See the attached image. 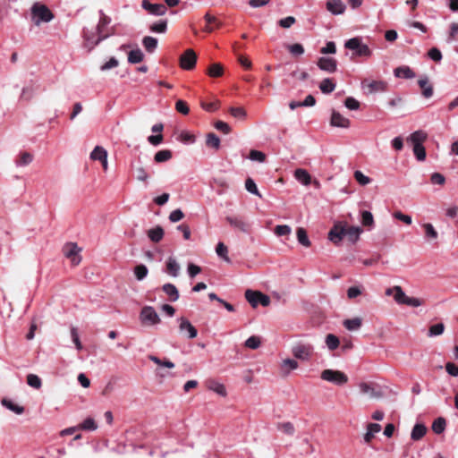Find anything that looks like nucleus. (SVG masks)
<instances>
[{
	"label": "nucleus",
	"mask_w": 458,
	"mask_h": 458,
	"mask_svg": "<svg viewBox=\"0 0 458 458\" xmlns=\"http://www.w3.org/2000/svg\"><path fill=\"white\" fill-rule=\"evenodd\" d=\"M445 330V325L443 323H437L435 325H432L429 329L428 335L429 337L438 336L444 333Z\"/></svg>",
	"instance_id": "48"
},
{
	"label": "nucleus",
	"mask_w": 458,
	"mask_h": 458,
	"mask_svg": "<svg viewBox=\"0 0 458 458\" xmlns=\"http://www.w3.org/2000/svg\"><path fill=\"white\" fill-rule=\"evenodd\" d=\"M175 110L178 112V113H181L184 115L188 114L189 112H190V108L187 105V103L183 100H177L176 103H175Z\"/></svg>",
	"instance_id": "63"
},
{
	"label": "nucleus",
	"mask_w": 458,
	"mask_h": 458,
	"mask_svg": "<svg viewBox=\"0 0 458 458\" xmlns=\"http://www.w3.org/2000/svg\"><path fill=\"white\" fill-rule=\"evenodd\" d=\"M335 82L330 79V78H326L324 79L320 84H319V89L324 93V94H330L331 92H333L335 89Z\"/></svg>",
	"instance_id": "29"
},
{
	"label": "nucleus",
	"mask_w": 458,
	"mask_h": 458,
	"mask_svg": "<svg viewBox=\"0 0 458 458\" xmlns=\"http://www.w3.org/2000/svg\"><path fill=\"white\" fill-rule=\"evenodd\" d=\"M343 324L347 330L355 331L360 329L362 324V320L360 318H353L345 319Z\"/></svg>",
	"instance_id": "30"
},
{
	"label": "nucleus",
	"mask_w": 458,
	"mask_h": 458,
	"mask_svg": "<svg viewBox=\"0 0 458 458\" xmlns=\"http://www.w3.org/2000/svg\"><path fill=\"white\" fill-rule=\"evenodd\" d=\"M354 178L362 186H365L371 182V179L369 176L363 174V173L359 170L354 172Z\"/></svg>",
	"instance_id": "58"
},
{
	"label": "nucleus",
	"mask_w": 458,
	"mask_h": 458,
	"mask_svg": "<svg viewBox=\"0 0 458 458\" xmlns=\"http://www.w3.org/2000/svg\"><path fill=\"white\" fill-rule=\"evenodd\" d=\"M157 38L150 36H146L142 38V45L148 53H154L157 47Z\"/></svg>",
	"instance_id": "24"
},
{
	"label": "nucleus",
	"mask_w": 458,
	"mask_h": 458,
	"mask_svg": "<svg viewBox=\"0 0 458 458\" xmlns=\"http://www.w3.org/2000/svg\"><path fill=\"white\" fill-rule=\"evenodd\" d=\"M139 318L140 323L144 326H156L161 322L159 315L152 306H144Z\"/></svg>",
	"instance_id": "3"
},
{
	"label": "nucleus",
	"mask_w": 458,
	"mask_h": 458,
	"mask_svg": "<svg viewBox=\"0 0 458 458\" xmlns=\"http://www.w3.org/2000/svg\"><path fill=\"white\" fill-rule=\"evenodd\" d=\"M394 74L397 78L412 79L415 77L414 72L409 66H399L394 70Z\"/></svg>",
	"instance_id": "19"
},
{
	"label": "nucleus",
	"mask_w": 458,
	"mask_h": 458,
	"mask_svg": "<svg viewBox=\"0 0 458 458\" xmlns=\"http://www.w3.org/2000/svg\"><path fill=\"white\" fill-rule=\"evenodd\" d=\"M413 153L419 161H423L426 158V150L423 145L415 144L413 146Z\"/></svg>",
	"instance_id": "54"
},
{
	"label": "nucleus",
	"mask_w": 458,
	"mask_h": 458,
	"mask_svg": "<svg viewBox=\"0 0 458 458\" xmlns=\"http://www.w3.org/2000/svg\"><path fill=\"white\" fill-rule=\"evenodd\" d=\"M426 140V134L421 131H416L411 134L409 140L414 146L415 144L422 145L423 141Z\"/></svg>",
	"instance_id": "45"
},
{
	"label": "nucleus",
	"mask_w": 458,
	"mask_h": 458,
	"mask_svg": "<svg viewBox=\"0 0 458 458\" xmlns=\"http://www.w3.org/2000/svg\"><path fill=\"white\" fill-rule=\"evenodd\" d=\"M327 9L334 15L342 14L345 10V5L341 0H327Z\"/></svg>",
	"instance_id": "16"
},
{
	"label": "nucleus",
	"mask_w": 458,
	"mask_h": 458,
	"mask_svg": "<svg viewBox=\"0 0 458 458\" xmlns=\"http://www.w3.org/2000/svg\"><path fill=\"white\" fill-rule=\"evenodd\" d=\"M317 65L321 71L329 73H334L337 70V61L333 57H319Z\"/></svg>",
	"instance_id": "13"
},
{
	"label": "nucleus",
	"mask_w": 458,
	"mask_h": 458,
	"mask_svg": "<svg viewBox=\"0 0 458 458\" xmlns=\"http://www.w3.org/2000/svg\"><path fill=\"white\" fill-rule=\"evenodd\" d=\"M394 290H395V293L394 294V300L398 304H404V301L407 297L405 293L403 291L402 287L399 285L394 286Z\"/></svg>",
	"instance_id": "52"
},
{
	"label": "nucleus",
	"mask_w": 458,
	"mask_h": 458,
	"mask_svg": "<svg viewBox=\"0 0 458 458\" xmlns=\"http://www.w3.org/2000/svg\"><path fill=\"white\" fill-rule=\"evenodd\" d=\"M109 35H98L96 30H83V38L85 47L89 48V50H92L96 46H98L101 41L107 38Z\"/></svg>",
	"instance_id": "6"
},
{
	"label": "nucleus",
	"mask_w": 458,
	"mask_h": 458,
	"mask_svg": "<svg viewBox=\"0 0 458 458\" xmlns=\"http://www.w3.org/2000/svg\"><path fill=\"white\" fill-rule=\"evenodd\" d=\"M260 339L258 337V336H255V335H252V336H250L246 341H245V346L250 348V349H252V350H255V349H258L259 346H260Z\"/></svg>",
	"instance_id": "57"
},
{
	"label": "nucleus",
	"mask_w": 458,
	"mask_h": 458,
	"mask_svg": "<svg viewBox=\"0 0 458 458\" xmlns=\"http://www.w3.org/2000/svg\"><path fill=\"white\" fill-rule=\"evenodd\" d=\"M360 222L363 226L372 228L374 226V217L370 211L363 210L360 214Z\"/></svg>",
	"instance_id": "32"
},
{
	"label": "nucleus",
	"mask_w": 458,
	"mask_h": 458,
	"mask_svg": "<svg viewBox=\"0 0 458 458\" xmlns=\"http://www.w3.org/2000/svg\"><path fill=\"white\" fill-rule=\"evenodd\" d=\"M292 352L295 358L308 360L313 352V347L310 344H298L293 347Z\"/></svg>",
	"instance_id": "10"
},
{
	"label": "nucleus",
	"mask_w": 458,
	"mask_h": 458,
	"mask_svg": "<svg viewBox=\"0 0 458 458\" xmlns=\"http://www.w3.org/2000/svg\"><path fill=\"white\" fill-rule=\"evenodd\" d=\"M71 337L72 342L75 344V347L78 351H81L82 349V344L80 340L79 333L76 327H72L71 328Z\"/></svg>",
	"instance_id": "59"
},
{
	"label": "nucleus",
	"mask_w": 458,
	"mask_h": 458,
	"mask_svg": "<svg viewBox=\"0 0 458 458\" xmlns=\"http://www.w3.org/2000/svg\"><path fill=\"white\" fill-rule=\"evenodd\" d=\"M321 378L336 386H344L348 382V377L340 370L325 369L321 372Z\"/></svg>",
	"instance_id": "4"
},
{
	"label": "nucleus",
	"mask_w": 458,
	"mask_h": 458,
	"mask_svg": "<svg viewBox=\"0 0 458 458\" xmlns=\"http://www.w3.org/2000/svg\"><path fill=\"white\" fill-rule=\"evenodd\" d=\"M98 428L97 423L94 419L89 417L83 420V422L80 425V428L88 431H94Z\"/></svg>",
	"instance_id": "53"
},
{
	"label": "nucleus",
	"mask_w": 458,
	"mask_h": 458,
	"mask_svg": "<svg viewBox=\"0 0 458 458\" xmlns=\"http://www.w3.org/2000/svg\"><path fill=\"white\" fill-rule=\"evenodd\" d=\"M418 84L422 90L424 98H429L433 96V86L429 83L428 77L420 78L418 81Z\"/></svg>",
	"instance_id": "18"
},
{
	"label": "nucleus",
	"mask_w": 458,
	"mask_h": 458,
	"mask_svg": "<svg viewBox=\"0 0 458 458\" xmlns=\"http://www.w3.org/2000/svg\"><path fill=\"white\" fill-rule=\"evenodd\" d=\"M27 384L35 389H39L42 386V381L38 376L29 374L27 376Z\"/></svg>",
	"instance_id": "51"
},
{
	"label": "nucleus",
	"mask_w": 458,
	"mask_h": 458,
	"mask_svg": "<svg viewBox=\"0 0 458 458\" xmlns=\"http://www.w3.org/2000/svg\"><path fill=\"white\" fill-rule=\"evenodd\" d=\"M38 85L33 80L26 82L21 89V93L18 98L19 104H25L30 102L36 96Z\"/></svg>",
	"instance_id": "5"
},
{
	"label": "nucleus",
	"mask_w": 458,
	"mask_h": 458,
	"mask_svg": "<svg viewBox=\"0 0 458 458\" xmlns=\"http://www.w3.org/2000/svg\"><path fill=\"white\" fill-rule=\"evenodd\" d=\"M226 221L233 227L239 229L242 232H247V225L242 218L237 216H227Z\"/></svg>",
	"instance_id": "27"
},
{
	"label": "nucleus",
	"mask_w": 458,
	"mask_h": 458,
	"mask_svg": "<svg viewBox=\"0 0 458 458\" xmlns=\"http://www.w3.org/2000/svg\"><path fill=\"white\" fill-rule=\"evenodd\" d=\"M245 188H246V190L250 193L261 198V194L259 193V191L258 190V187H257V184H256V182H254L253 179H251L250 177L246 179V181H245Z\"/></svg>",
	"instance_id": "50"
},
{
	"label": "nucleus",
	"mask_w": 458,
	"mask_h": 458,
	"mask_svg": "<svg viewBox=\"0 0 458 458\" xmlns=\"http://www.w3.org/2000/svg\"><path fill=\"white\" fill-rule=\"evenodd\" d=\"M172 158V152L168 149L159 150L155 154L154 160L157 163L168 161Z\"/></svg>",
	"instance_id": "41"
},
{
	"label": "nucleus",
	"mask_w": 458,
	"mask_h": 458,
	"mask_svg": "<svg viewBox=\"0 0 458 458\" xmlns=\"http://www.w3.org/2000/svg\"><path fill=\"white\" fill-rule=\"evenodd\" d=\"M167 23H168V21L166 19L160 20V21L153 23L149 27V30L151 32H155V33H165L167 30Z\"/></svg>",
	"instance_id": "38"
},
{
	"label": "nucleus",
	"mask_w": 458,
	"mask_h": 458,
	"mask_svg": "<svg viewBox=\"0 0 458 458\" xmlns=\"http://www.w3.org/2000/svg\"><path fill=\"white\" fill-rule=\"evenodd\" d=\"M297 234V240L300 244H301L304 247H310L311 242L308 237L307 232L304 228L299 227L296 232Z\"/></svg>",
	"instance_id": "35"
},
{
	"label": "nucleus",
	"mask_w": 458,
	"mask_h": 458,
	"mask_svg": "<svg viewBox=\"0 0 458 458\" xmlns=\"http://www.w3.org/2000/svg\"><path fill=\"white\" fill-rule=\"evenodd\" d=\"M359 389L361 394H369L370 397H377L378 394L376 393L374 387L366 382H361L359 384Z\"/></svg>",
	"instance_id": "42"
},
{
	"label": "nucleus",
	"mask_w": 458,
	"mask_h": 458,
	"mask_svg": "<svg viewBox=\"0 0 458 458\" xmlns=\"http://www.w3.org/2000/svg\"><path fill=\"white\" fill-rule=\"evenodd\" d=\"M229 112L232 116L238 119H244L246 117V111L243 107H231Z\"/></svg>",
	"instance_id": "62"
},
{
	"label": "nucleus",
	"mask_w": 458,
	"mask_h": 458,
	"mask_svg": "<svg viewBox=\"0 0 458 458\" xmlns=\"http://www.w3.org/2000/svg\"><path fill=\"white\" fill-rule=\"evenodd\" d=\"M291 231V227L287 225H279L275 228V233L278 236L289 235Z\"/></svg>",
	"instance_id": "64"
},
{
	"label": "nucleus",
	"mask_w": 458,
	"mask_h": 458,
	"mask_svg": "<svg viewBox=\"0 0 458 458\" xmlns=\"http://www.w3.org/2000/svg\"><path fill=\"white\" fill-rule=\"evenodd\" d=\"M33 160V156L29 152H23L21 154L20 158L16 160L15 164L17 166H25L30 164Z\"/></svg>",
	"instance_id": "49"
},
{
	"label": "nucleus",
	"mask_w": 458,
	"mask_h": 458,
	"mask_svg": "<svg viewBox=\"0 0 458 458\" xmlns=\"http://www.w3.org/2000/svg\"><path fill=\"white\" fill-rule=\"evenodd\" d=\"M276 428L288 436H293L295 432L294 426L290 421L277 423Z\"/></svg>",
	"instance_id": "37"
},
{
	"label": "nucleus",
	"mask_w": 458,
	"mask_h": 458,
	"mask_svg": "<svg viewBox=\"0 0 458 458\" xmlns=\"http://www.w3.org/2000/svg\"><path fill=\"white\" fill-rule=\"evenodd\" d=\"M197 62V55L192 49H187L180 57V66L183 70H192Z\"/></svg>",
	"instance_id": "9"
},
{
	"label": "nucleus",
	"mask_w": 458,
	"mask_h": 458,
	"mask_svg": "<svg viewBox=\"0 0 458 458\" xmlns=\"http://www.w3.org/2000/svg\"><path fill=\"white\" fill-rule=\"evenodd\" d=\"M423 227L425 229V234L428 239L435 240L437 238L438 233L435 230L434 226L431 224H429V223L424 224Z\"/></svg>",
	"instance_id": "55"
},
{
	"label": "nucleus",
	"mask_w": 458,
	"mask_h": 458,
	"mask_svg": "<svg viewBox=\"0 0 458 458\" xmlns=\"http://www.w3.org/2000/svg\"><path fill=\"white\" fill-rule=\"evenodd\" d=\"M31 13L37 25L40 22H49L54 18L52 12L44 4H34L31 7Z\"/></svg>",
	"instance_id": "2"
},
{
	"label": "nucleus",
	"mask_w": 458,
	"mask_h": 458,
	"mask_svg": "<svg viewBox=\"0 0 458 458\" xmlns=\"http://www.w3.org/2000/svg\"><path fill=\"white\" fill-rule=\"evenodd\" d=\"M166 272L174 277L179 276L180 266L174 257H169L166 261Z\"/></svg>",
	"instance_id": "25"
},
{
	"label": "nucleus",
	"mask_w": 458,
	"mask_h": 458,
	"mask_svg": "<svg viewBox=\"0 0 458 458\" xmlns=\"http://www.w3.org/2000/svg\"><path fill=\"white\" fill-rule=\"evenodd\" d=\"M204 19L207 22L206 26L203 28L204 32L210 33L215 30V28H218L221 26V22L209 13H207L204 15Z\"/></svg>",
	"instance_id": "17"
},
{
	"label": "nucleus",
	"mask_w": 458,
	"mask_h": 458,
	"mask_svg": "<svg viewBox=\"0 0 458 458\" xmlns=\"http://www.w3.org/2000/svg\"><path fill=\"white\" fill-rule=\"evenodd\" d=\"M206 145L217 150L220 148V139L215 133L209 132L207 134Z\"/></svg>",
	"instance_id": "36"
},
{
	"label": "nucleus",
	"mask_w": 458,
	"mask_h": 458,
	"mask_svg": "<svg viewBox=\"0 0 458 458\" xmlns=\"http://www.w3.org/2000/svg\"><path fill=\"white\" fill-rule=\"evenodd\" d=\"M381 430V426L377 423H369L367 426V432L364 435L365 443L369 444L374 438L376 433Z\"/></svg>",
	"instance_id": "22"
},
{
	"label": "nucleus",
	"mask_w": 458,
	"mask_h": 458,
	"mask_svg": "<svg viewBox=\"0 0 458 458\" xmlns=\"http://www.w3.org/2000/svg\"><path fill=\"white\" fill-rule=\"evenodd\" d=\"M208 388L221 396L226 395V389L225 386L217 381H210Z\"/></svg>",
	"instance_id": "44"
},
{
	"label": "nucleus",
	"mask_w": 458,
	"mask_h": 458,
	"mask_svg": "<svg viewBox=\"0 0 458 458\" xmlns=\"http://www.w3.org/2000/svg\"><path fill=\"white\" fill-rule=\"evenodd\" d=\"M344 237H347L350 242L355 243L359 240L362 229L359 226H344Z\"/></svg>",
	"instance_id": "15"
},
{
	"label": "nucleus",
	"mask_w": 458,
	"mask_h": 458,
	"mask_svg": "<svg viewBox=\"0 0 458 458\" xmlns=\"http://www.w3.org/2000/svg\"><path fill=\"white\" fill-rule=\"evenodd\" d=\"M344 106L350 110H358L360 108V102L352 97H348L344 100Z\"/></svg>",
	"instance_id": "61"
},
{
	"label": "nucleus",
	"mask_w": 458,
	"mask_h": 458,
	"mask_svg": "<svg viewBox=\"0 0 458 458\" xmlns=\"http://www.w3.org/2000/svg\"><path fill=\"white\" fill-rule=\"evenodd\" d=\"M81 249L79 248L78 244L75 242H67L63 247L64 255L71 259L72 265L77 266L81 261V257L80 256V252Z\"/></svg>",
	"instance_id": "7"
},
{
	"label": "nucleus",
	"mask_w": 458,
	"mask_h": 458,
	"mask_svg": "<svg viewBox=\"0 0 458 458\" xmlns=\"http://www.w3.org/2000/svg\"><path fill=\"white\" fill-rule=\"evenodd\" d=\"M427 433V428L424 424L417 423L414 425L411 433V438L413 441H418L421 439Z\"/></svg>",
	"instance_id": "23"
},
{
	"label": "nucleus",
	"mask_w": 458,
	"mask_h": 458,
	"mask_svg": "<svg viewBox=\"0 0 458 458\" xmlns=\"http://www.w3.org/2000/svg\"><path fill=\"white\" fill-rule=\"evenodd\" d=\"M144 55L140 48L131 50L128 54V62L131 64H139L142 62Z\"/></svg>",
	"instance_id": "31"
},
{
	"label": "nucleus",
	"mask_w": 458,
	"mask_h": 458,
	"mask_svg": "<svg viewBox=\"0 0 458 458\" xmlns=\"http://www.w3.org/2000/svg\"><path fill=\"white\" fill-rule=\"evenodd\" d=\"M90 158L101 161L102 159L107 158V152L103 147L96 146L90 153Z\"/></svg>",
	"instance_id": "33"
},
{
	"label": "nucleus",
	"mask_w": 458,
	"mask_h": 458,
	"mask_svg": "<svg viewBox=\"0 0 458 458\" xmlns=\"http://www.w3.org/2000/svg\"><path fill=\"white\" fill-rule=\"evenodd\" d=\"M208 72L211 77H219L223 74V66L220 64H213L208 68Z\"/></svg>",
	"instance_id": "56"
},
{
	"label": "nucleus",
	"mask_w": 458,
	"mask_h": 458,
	"mask_svg": "<svg viewBox=\"0 0 458 458\" xmlns=\"http://www.w3.org/2000/svg\"><path fill=\"white\" fill-rule=\"evenodd\" d=\"M216 252L218 257L223 259L225 262L230 263L231 259L228 257V249L227 247L222 242H219L216 247Z\"/></svg>",
	"instance_id": "40"
},
{
	"label": "nucleus",
	"mask_w": 458,
	"mask_h": 458,
	"mask_svg": "<svg viewBox=\"0 0 458 458\" xmlns=\"http://www.w3.org/2000/svg\"><path fill=\"white\" fill-rule=\"evenodd\" d=\"M133 271L138 281H142L148 274V267L143 264L137 265Z\"/></svg>",
	"instance_id": "43"
},
{
	"label": "nucleus",
	"mask_w": 458,
	"mask_h": 458,
	"mask_svg": "<svg viewBox=\"0 0 458 458\" xmlns=\"http://www.w3.org/2000/svg\"><path fill=\"white\" fill-rule=\"evenodd\" d=\"M249 158L252 161L262 163L266 159V155L261 151L252 149L250 152Z\"/></svg>",
	"instance_id": "60"
},
{
	"label": "nucleus",
	"mask_w": 458,
	"mask_h": 458,
	"mask_svg": "<svg viewBox=\"0 0 458 458\" xmlns=\"http://www.w3.org/2000/svg\"><path fill=\"white\" fill-rule=\"evenodd\" d=\"M2 404L7 408L8 410L13 411L16 414H22L24 412V408L14 403L13 401L8 399H3Z\"/></svg>",
	"instance_id": "39"
},
{
	"label": "nucleus",
	"mask_w": 458,
	"mask_h": 458,
	"mask_svg": "<svg viewBox=\"0 0 458 458\" xmlns=\"http://www.w3.org/2000/svg\"><path fill=\"white\" fill-rule=\"evenodd\" d=\"M344 47L352 51V57L369 58L372 55V50L368 45L363 44L359 37L348 39L344 43Z\"/></svg>",
	"instance_id": "1"
},
{
	"label": "nucleus",
	"mask_w": 458,
	"mask_h": 458,
	"mask_svg": "<svg viewBox=\"0 0 458 458\" xmlns=\"http://www.w3.org/2000/svg\"><path fill=\"white\" fill-rule=\"evenodd\" d=\"M141 7L149 14L154 16H163L167 13V7L164 4H152L148 0H142Z\"/></svg>",
	"instance_id": "8"
},
{
	"label": "nucleus",
	"mask_w": 458,
	"mask_h": 458,
	"mask_svg": "<svg viewBox=\"0 0 458 458\" xmlns=\"http://www.w3.org/2000/svg\"><path fill=\"white\" fill-rule=\"evenodd\" d=\"M148 236L153 242H159L164 237V229L157 225L148 231Z\"/></svg>",
	"instance_id": "26"
},
{
	"label": "nucleus",
	"mask_w": 458,
	"mask_h": 458,
	"mask_svg": "<svg viewBox=\"0 0 458 458\" xmlns=\"http://www.w3.org/2000/svg\"><path fill=\"white\" fill-rule=\"evenodd\" d=\"M362 88L367 89L368 93L383 92L386 89L387 83L384 81H368L361 82Z\"/></svg>",
	"instance_id": "12"
},
{
	"label": "nucleus",
	"mask_w": 458,
	"mask_h": 458,
	"mask_svg": "<svg viewBox=\"0 0 458 458\" xmlns=\"http://www.w3.org/2000/svg\"><path fill=\"white\" fill-rule=\"evenodd\" d=\"M351 122L348 118L342 115L339 112L332 110L330 125L339 128H349Z\"/></svg>",
	"instance_id": "14"
},
{
	"label": "nucleus",
	"mask_w": 458,
	"mask_h": 458,
	"mask_svg": "<svg viewBox=\"0 0 458 458\" xmlns=\"http://www.w3.org/2000/svg\"><path fill=\"white\" fill-rule=\"evenodd\" d=\"M344 237V226L335 225L328 233V238L334 243H338Z\"/></svg>",
	"instance_id": "21"
},
{
	"label": "nucleus",
	"mask_w": 458,
	"mask_h": 458,
	"mask_svg": "<svg viewBox=\"0 0 458 458\" xmlns=\"http://www.w3.org/2000/svg\"><path fill=\"white\" fill-rule=\"evenodd\" d=\"M258 295V291H252L249 289L245 292V298L253 308H256L259 305Z\"/></svg>",
	"instance_id": "46"
},
{
	"label": "nucleus",
	"mask_w": 458,
	"mask_h": 458,
	"mask_svg": "<svg viewBox=\"0 0 458 458\" xmlns=\"http://www.w3.org/2000/svg\"><path fill=\"white\" fill-rule=\"evenodd\" d=\"M294 176L296 180H298L300 182H301L304 185H309L311 182V177L310 174L305 170L301 168H298L294 172Z\"/></svg>",
	"instance_id": "28"
},
{
	"label": "nucleus",
	"mask_w": 458,
	"mask_h": 458,
	"mask_svg": "<svg viewBox=\"0 0 458 458\" xmlns=\"http://www.w3.org/2000/svg\"><path fill=\"white\" fill-rule=\"evenodd\" d=\"M445 427H446L445 419L443 417H439L433 421L432 430L434 433L439 435L445 431Z\"/></svg>",
	"instance_id": "34"
},
{
	"label": "nucleus",
	"mask_w": 458,
	"mask_h": 458,
	"mask_svg": "<svg viewBox=\"0 0 458 458\" xmlns=\"http://www.w3.org/2000/svg\"><path fill=\"white\" fill-rule=\"evenodd\" d=\"M326 344L327 348L331 351H334L338 348L340 344V341L337 336L333 334H328L326 336Z\"/></svg>",
	"instance_id": "47"
},
{
	"label": "nucleus",
	"mask_w": 458,
	"mask_h": 458,
	"mask_svg": "<svg viewBox=\"0 0 458 458\" xmlns=\"http://www.w3.org/2000/svg\"><path fill=\"white\" fill-rule=\"evenodd\" d=\"M162 290L169 297L171 301H176L179 299V292L174 284L170 283L165 284L162 286Z\"/></svg>",
	"instance_id": "20"
},
{
	"label": "nucleus",
	"mask_w": 458,
	"mask_h": 458,
	"mask_svg": "<svg viewBox=\"0 0 458 458\" xmlns=\"http://www.w3.org/2000/svg\"><path fill=\"white\" fill-rule=\"evenodd\" d=\"M179 331L182 334H186L189 339H193L198 335L196 327L184 317L178 318Z\"/></svg>",
	"instance_id": "11"
}]
</instances>
